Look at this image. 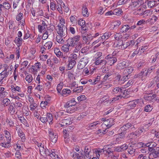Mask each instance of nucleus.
I'll return each mask as SVG.
<instances>
[{
  "label": "nucleus",
  "mask_w": 159,
  "mask_h": 159,
  "mask_svg": "<svg viewBox=\"0 0 159 159\" xmlns=\"http://www.w3.org/2000/svg\"><path fill=\"white\" fill-rule=\"evenodd\" d=\"M129 26L128 25H125L122 26L120 30V31L122 33L127 31L129 30Z\"/></svg>",
  "instance_id": "obj_39"
},
{
  "label": "nucleus",
  "mask_w": 159,
  "mask_h": 159,
  "mask_svg": "<svg viewBox=\"0 0 159 159\" xmlns=\"http://www.w3.org/2000/svg\"><path fill=\"white\" fill-rule=\"evenodd\" d=\"M48 131L50 140L53 143H56L57 139V135L56 133H54L53 130L51 129H49Z\"/></svg>",
  "instance_id": "obj_6"
},
{
  "label": "nucleus",
  "mask_w": 159,
  "mask_h": 159,
  "mask_svg": "<svg viewBox=\"0 0 159 159\" xmlns=\"http://www.w3.org/2000/svg\"><path fill=\"white\" fill-rule=\"evenodd\" d=\"M83 87L82 86H79L76 87V88L74 89L73 91L74 92L79 93L81 92L83 90Z\"/></svg>",
  "instance_id": "obj_53"
},
{
  "label": "nucleus",
  "mask_w": 159,
  "mask_h": 159,
  "mask_svg": "<svg viewBox=\"0 0 159 159\" xmlns=\"http://www.w3.org/2000/svg\"><path fill=\"white\" fill-rule=\"evenodd\" d=\"M19 120L21 122L24 124L26 126L28 127L29 125L27 123V120L25 119L24 117L20 116L19 117Z\"/></svg>",
  "instance_id": "obj_41"
},
{
  "label": "nucleus",
  "mask_w": 159,
  "mask_h": 159,
  "mask_svg": "<svg viewBox=\"0 0 159 159\" xmlns=\"http://www.w3.org/2000/svg\"><path fill=\"white\" fill-rule=\"evenodd\" d=\"M25 79L29 83H31L33 80V78L32 75L30 74L27 75L26 76Z\"/></svg>",
  "instance_id": "obj_50"
},
{
  "label": "nucleus",
  "mask_w": 159,
  "mask_h": 159,
  "mask_svg": "<svg viewBox=\"0 0 159 159\" xmlns=\"http://www.w3.org/2000/svg\"><path fill=\"white\" fill-rule=\"evenodd\" d=\"M157 145V144L156 143L150 141L149 140L146 144V146L148 147V150L150 152L155 149Z\"/></svg>",
  "instance_id": "obj_13"
},
{
  "label": "nucleus",
  "mask_w": 159,
  "mask_h": 159,
  "mask_svg": "<svg viewBox=\"0 0 159 159\" xmlns=\"http://www.w3.org/2000/svg\"><path fill=\"white\" fill-rule=\"evenodd\" d=\"M114 120L112 119H110L106 120L105 121V124L108 127H110L113 125L114 124Z\"/></svg>",
  "instance_id": "obj_26"
},
{
  "label": "nucleus",
  "mask_w": 159,
  "mask_h": 159,
  "mask_svg": "<svg viewBox=\"0 0 159 159\" xmlns=\"http://www.w3.org/2000/svg\"><path fill=\"white\" fill-rule=\"evenodd\" d=\"M22 39L20 38L16 37L14 40V43L16 44L18 47L20 46L22 43Z\"/></svg>",
  "instance_id": "obj_30"
},
{
  "label": "nucleus",
  "mask_w": 159,
  "mask_h": 159,
  "mask_svg": "<svg viewBox=\"0 0 159 159\" xmlns=\"http://www.w3.org/2000/svg\"><path fill=\"white\" fill-rule=\"evenodd\" d=\"M156 95L154 94H150L144 96V99L148 101L152 100L155 97Z\"/></svg>",
  "instance_id": "obj_25"
},
{
  "label": "nucleus",
  "mask_w": 159,
  "mask_h": 159,
  "mask_svg": "<svg viewBox=\"0 0 159 159\" xmlns=\"http://www.w3.org/2000/svg\"><path fill=\"white\" fill-rule=\"evenodd\" d=\"M116 52L114 51L112 54H109L105 57V60L107 61V63L111 66L113 65L117 61V58L114 56L116 54Z\"/></svg>",
  "instance_id": "obj_2"
},
{
  "label": "nucleus",
  "mask_w": 159,
  "mask_h": 159,
  "mask_svg": "<svg viewBox=\"0 0 159 159\" xmlns=\"http://www.w3.org/2000/svg\"><path fill=\"white\" fill-rule=\"evenodd\" d=\"M37 107V104L33 102L32 103H31L30 105V110L31 111H34L35 109H36Z\"/></svg>",
  "instance_id": "obj_58"
},
{
  "label": "nucleus",
  "mask_w": 159,
  "mask_h": 159,
  "mask_svg": "<svg viewBox=\"0 0 159 159\" xmlns=\"http://www.w3.org/2000/svg\"><path fill=\"white\" fill-rule=\"evenodd\" d=\"M68 74V77L70 80H73L74 79H75L74 74L69 71L67 73Z\"/></svg>",
  "instance_id": "obj_63"
},
{
  "label": "nucleus",
  "mask_w": 159,
  "mask_h": 159,
  "mask_svg": "<svg viewBox=\"0 0 159 159\" xmlns=\"http://www.w3.org/2000/svg\"><path fill=\"white\" fill-rule=\"evenodd\" d=\"M60 6L62 7L63 10H64V11L66 12H67L69 11V8L65 5L64 3H63L60 5Z\"/></svg>",
  "instance_id": "obj_61"
},
{
  "label": "nucleus",
  "mask_w": 159,
  "mask_h": 159,
  "mask_svg": "<svg viewBox=\"0 0 159 159\" xmlns=\"http://www.w3.org/2000/svg\"><path fill=\"white\" fill-rule=\"evenodd\" d=\"M39 84L35 88V89L39 91H41L43 89L44 84L42 83Z\"/></svg>",
  "instance_id": "obj_49"
},
{
  "label": "nucleus",
  "mask_w": 159,
  "mask_h": 159,
  "mask_svg": "<svg viewBox=\"0 0 159 159\" xmlns=\"http://www.w3.org/2000/svg\"><path fill=\"white\" fill-rule=\"evenodd\" d=\"M134 70V68L133 67L129 66L124 70V71L125 72H127L128 75H129L132 73Z\"/></svg>",
  "instance_id": "obj_48"
},
{
  "label": "nucleus",
  "mask_w": 159,
  "mask_h": 159,
  "mask_svg": "<svg viewBox=\"0 0 159 159\" xmlns=\"http://www.w3.org/2000/svg\"><path fill=\"white\" fill-rule=\"evenodd\" d=\"M2 103L3 105L4 106H7L11 103L10 100L7 98H5L3 99Z\"/></svg>",
  "instance_id": "obj_43"
},
{
  "label": "nucleus",
  "mask_w": 159,
  "mask_h": 159,
  "mask_svg": "<svg viewBox=\"0 0 159 159\" xmlns=\"http://www.w3.org/2000/svg\"><path fill=\"white\" fill-rule=\"evenodd\" d=\"M50 156L53 159H56V158L58 157V155L56 153L54 150H53L51 151V153Z\"/></svg>",
  "instance_id": "obj_51"
},
{
  "label": "nucleus",
  "mask_w": 159,
  "mask_h": 159,
  "mask_svg": "<svg viewBox=\"0 0 159 159\" xmlns=\"http://www.w3.org/2000/svg\"><path fill=\"white\" fill-rule=\"evenodd\" d=\"M82 13L85 17H88L89 16L88 10L85 6H83L82 8Z\"/></svg>",
  "instance_id": "obj_21"
},
{
  "label": "nucleus",
  "mask_w": 159,
  "mask_h": 159,
  "mask_svg": "<svg viewBox=\"0 0 159 159\" xmlns=\"http://www.w3.org/2000/svg\"><path fill=\"white\" fill-rule=\"evenodd\" d=\"M68 64V65L67 69L68 70H70L75 65L76 62L74 60H71L69 58Z\"/></svg>",
  "instance_id": "obj_20"
},
{
  "label": "nucleus",
  "mask_w": 159,
  "mask_h": 159,
  "mask_svg": "<svg viewBox=\"0 0 159 159\" xmlns=\"http://www.w3.org/2000/svg\"><path fill=\"white\" fill-rule=\"evenodd\" d=\"M139 7L137 1L136 0L132 1L131 3L130 4L129 7L132 10H134L135 8Z\"/></svg>",
  "instance_id": "obj_28"
},
{
  "label": "nucleus",
  "mask_w": 159,
  "mask_h": 159,
  "mask_svg": "<svg viewBox=\"0 0 159 159\" xmlns=\"http://www.w3.org/2000/svg\"><path fill=\"white\" fill-rule=\"evenodd\" d=\"M46 141H43L41 143H39L37 142L36 144L39 148V152L40 154H41V152H43L44 149L45 148L46 146H45L44 143H46Z\"/></svg>",
  "instance_id": "obj_18"
},
{
  "label": "nucleus",
  "mask_w": 159,
  "mask_h": 159,
  "mask_svg": "<svg viewBox=\"0 0 159 159\" xmlns=\"http://www.w3.org/2000/svg\"><path fill=\"white\" fill-rule=\"evenodd\" d=\"M80 37V35H77L73 37L70 38L67 40V43L70 47H74L79 42Z\"/></svg>",
  "instance_id": "obj_3"
},
{
  "label": "nucleus",
  "mask_w": 159,
  "mask_h": 159,
  "mask_svg": "<svg viewBox=\"0 0 159 159\" xmlns=\"http://www.w3.org/2000/svg\"><path fill=\"white\" fill-rule=\"evenodd\" d=\"M65 38L64 36H61L60 35H57L56 37V39L57 42L60 43H64V41L63 39V38Z\"/></svg>",
  "instance_id": "obj_32"
},
{
  "label": "nucleus",
  "mask_w": 159,
  "mask_h": 159,
  "mask_svg": "<svg viewBox=\"0 0 159 159\" xmlns=\"http://www.w3.org/2000/svg\"><path fill=\"white\" fill-rule=\"evenodd\" d=\"M128 66V64L125 61L119 62L116 68L119 70L124 69Z\"/></svg>",
  "instance_id": "obj_14"
},
{
  "label": "nucleus",
  "mask_w": 159,
  "mask_h": 159,
  "mask_svg": "<svg viewBox=\"0 0 159 159\" xmlns=\"http://www.w3.org/2000/svg\"><path fill=\"white\" fill-rule=\"evenodd\" d=\"M91 151V148L89 146L85 147L84 149V155L87 158L89 159L91 158L92 152Z\"/></svg>",
  "instance_id": "obj_11"
},
{
  "label": "nucleus",
  "mask_w": 159,
  "mask_h": 159,
  "mask_svg": "<svg viewBox=\"0 0 159 159\" xmlns=\"http://www.w3.org/2000/svg\"><path fill=\"white\" fill-rule=\"evenodd\" d=\"M4 132L5 137L7 139V141L8 142H10L11 139L10 133L7 130H4Z\"/></svg>",
  "instance_id": "obj_31"
},
{
  "label": "nucleus",
  "mask_w": 159,
  "mask_h": 159,
  "mask_svg": "<svg viewBox=\"0 0 159 159\" xmlns=\"http://www.w3.org/2000/svg\"><path fill=\"white\" fill-rule=\"evenodd\" d=\"M82 43L80 42H79L75 46V48L74 50L75 52H78L82 47Z\"/></svg>",
  "instance_id": "obj_27"
},
{
  "label": "nucleus",
  "mask_w": 159,
  "mask_h": 159,
  "mask_svg": "<svg viewBox=\"0 0 159 159\" xmlns=\"http://www.w3.org/2000/svg\"><path fill=\"white\" fill-rule=\"evenodd\" d=\"M19 136L21 138V140L22 142H24L25 140V136L24 133L21 131V132H19L18 133Z\"/></svg>",
  "instance_id": "obj_45"
},
{
  "label": "nucleus",
  "mask_w": 159,
  "mask_h": 159,
  "mask_svg": "<svg viewBox=\"0 0 159 159\" xmlns=\"http://www.w3.org/2000/svg\"><path fill=\"white\" fill-rule=\"evenodd\" d=\"M78 55L75 53L71 54V56L69 57V58L75 61L77 59Z\"/></svg>",
  "instance_id": "obj_60"
},
{
  "label": "nucleus",
  "mask_w": 159,
  "mask_h": 159,
  "mask_svg": "<svg viewBox=\"0 0 159 159\" xmlns=\"http://www.w3.org/2000/svg\"><path fill=\"white\" fill-rule=\"evenodd\" d=\"M46 117L47 119V121L48 122L50 125L52 124L53 120V117L52 115L50 113H47Z\"/></svg>",
  "instance_id": "obj_33"
},
{
  "label": "nucleus",
  "mask_w": 159,
  "mask_h": 159,
  "mask_svg": "<svg viewBox=\"0 0 159 159\" xmlns=\"http://www.w3.org/2000/svg\"><path fill=\"white\" fill-rule=\"evenodd\" d=\"M8 111L11 113L14 114L15 111V105L13 102H11Z\"/></svg>",
  "instance_id": "obj_22"
},
{
  "label": "nucleus",
  "mask_w": 159,
  "mask_h": 159,
  "mask_svg": "<svg viewBox=\"0 0 159 159\" xmlns=\"http://www.w3.org/2000/svg\"><path fill=\"white\" fill-rule=\"evenodd\" d=\"M143 11V8L141 7L140 8L137 10L136 11H135L134 12V14L135 15H138L140 16H143V14H142V13Z\"/></svg>",
  "instance_id": "obj_36"
},
{
  "label": "nucleus",
  "mask_w": 159,
  "mask_h": 159,
  "mask_svg": "<svg viewBox=\"0 0 159 159\" xmlns=\"http://www.w3.org/2000/svg\"><path fill=\"white\" fill-rule=\"evenodd\" d=\"M65 107L66 108V112L68 113H73L77 110V107L76 105H68L67 104Z\"/></svg>",
  "instance_id": "obj_10"
},
{
  "label": "nucleus",
  "mask_w": 159,
  "mask_h": 159,
  "mask_svg": "<svg viewBox=\"0 0 159 159\" xmlns=\"http://www.w3.org/2000/svg\"><path fill=\"white\" fill-rule=\"evenodd\" d=\"M148 75L146 72V69L143 70L139 73L134 76V78L139 77L142 81L145 80Z\"/></svg>",
  "instance_id": "obj_7"
},
{
  "label": "nucleus",
  "mask_w": 159,
  "mask_h": 159,
  "mask_svg": "<svg viewBox=\"0 0 159 159\" xmlns=\"http://www.w3.org/2000/svg\"><path fill=\"white\" fill-rule=\"evenodd\" d=\"M155 67L156 66L155 65L152 66L149 68L147 70H146V72L148 75H149L152 72V70L155 68Z\"/></svg>",
  "instance_id": "obj_56"
},
{
  "label": "nucleus",
  "mask_w": 159,
  "mask_h": 159,
  "mask_svg": "<svg viewBox=\"0 0 159 159\" xmlns=\"http://www.w3.org/2000/svg\"><path fill=\"white\" fill-rule=\"evenodd\" d=\"M113 93L116 94L118 93H123V91L122 88L119 87H117L113 89Z\"/></svg>",
  "instance_id": "obj_38"
},
{
  "label": "nucleus",
  "mask_w": 159,
  "mask_h": 159,
  "mask_svg": "<svg viewBox=\"0 0 159 159\" xmlns=\"http://www.w3.org/2000/svg\"><path fill=\"white\" fill-rule=\"evenodd\" d=\"M89 61V58L87 57L81 59L77 65V68L82 69L87 64Z\"/></svg>",
  "instance_id": "obj_5"
},
{
  "label": "nucleus",
  "mask_w": 159,
  "mask_h": 159,
  "mask_svg": "<svg viewBox=\"0 0 159 159\" xmlns=\"http://www.w3.org/2000/svg\"><path fill=\"white\" fill-rule=\"evenodd\" d=\"M17 20L19 21L21 20L22 24L23 25H24V16L23 15V12H20L17 15L16 17Z\"/></svg>",
  "instance_id": "obj_19"
},
{
  "label": "nucleus",
  "mask_w": 159,
  "mask_h": 159,
  "mask_svg": "<svg viewBox=\"0 0 159 159\" xmlns=\"http://www.w3.org/2000/svg\"><path fill=\"white\" fill-rule=\"evenodd\" d=\"M70 132V130L68 128H67V129H65L63 130V134H64V136L65 139L66 138L67 139L69 137V132Z\"/></svg>",
  "instance_id": "obj_42"
},
{
  "label": "nucleus",
  "mask_w": 159,
  "mask_h": 159,
  "mask_svg": "<svg viewBox=\"0 0 159 159\" xmlns=\"http://www.w3.org/2000/svg\"><path fill=\"white\" fill-rule=\"evenodd\" d=\"M149 154V156L153 158H156L159 156V147H157L155 148L150 152Z\"/></svg>",
  "instance_id": "obj_9"
},
{
  "label": "nucleus",
  "mask_w": 159,
  "mask_h": 159,
  "mask_svg": "<svg viewBox=\"0 0 159 159\" xmlns=\"http://www.w3.org/2000/svg\"><path fill=\"white\" fill-rule=\"evenodd\" d=\"M130 43H132V41H131L130 42H127L126 43L123 42V45H122V46H121L122 49H125L129 46L130 45Z\"/></svg>",
  "instance_id": "obj_54"
},
{
  "label": "nucleus",
  "mask_w": 159,
  "mask_h": 159,
  "mask_svg": "<svg viewBox=\"0 0 159 159\" xmlns=\"http://www.w3.org/2000/svg\"><path fill=\"white\" fill-rule=\"evenodd\" d=\"M99 123V122L98 121L94 122L89 124V127L91 129H93L95 128L96 125Z\"/></svg>",
  "instance_id": "obj_55"
},
{
  "label": "nucleus",
  "mask_w": 159,
  "mask_h": 159,
  "mask_svg": "<svg viewBox=\"0 0 159 159\" xmlns=\"http://www.w3.org/2000/svg\"><path fill=\"white\" fill-rule=\"evenodd\" d=\"M72 121L70 118H69L65 119L62 120L61 122V126H66L71 125Z\"/></svg>",
  "instance_id": "obj_17"
},
{
  "label": "nucleus",
  "mask_w": 159,
  "mask_h": 159,
  "mask_svg": "<svg viewBox=\"0 0 159 159\" xmlns=\"http://www.w3.org/2000/svg\"><path fill=\"white\" fill-rule=\"evenodd\" d=\"M111 35V34L110 33L108 32L105 33L103 34L102 36H100L98 40L99 42L100 41L101 43H103L104 41L108 39Z\"/></svg>",
  "instance_id": "obj_15"
},
{
  "label": "nucleus",
  "mask_w": 159,
  "mask_h": 159,
  "mask_svg": "<svg viewBox=\"0 0 159 159\" xmlns=\"http://www.w3.org/2000/svg\"><path fill=\"white\" fill-rule=\"evenodd\" d=\"M152 109V107L150 105H147L145 107L144 111L146 112H150Z\"/></svg>",
  "instance_id": "obj_57"
},
{
  "label": "nucleus",
  "mask_w": 159,
  "mask_h": 159,
  "mask_svg": "<svg viewBox=\"0 0 159 159\" xmlns=\"http://www.w3.org/2000/svg\"><path fill=\"white\" fill-rule=\"evenodd\" d=\"M152 124L151 123H149L148 124H146L144 125L143 128H139L135 132L134 134L136 136H139L140 134L144 131H145L144 129H145L146 127H148L150 126Z\"/></svg>",
  "instance_id": "obj_12"
},
{
  "label": "nucleus",
  "mask_w": 159,
  "mask_h": 159,
  "mask_svg": "<svg viewBox=\"0 0 159 159\" xmlns=\"http://www.w3.org/2000/svg\"><path fill=\"white\" fill-rule=\"evenodd\" d=\"M61 20H61H60V23L57 26V33L59 35L66 37L67 34V29L66 26L64 25V22L63 21V20Z\"/></svg>",
  "instance_id": "obj_1"
},
{
  "label": "nucleus",
  "mask_w": 159,
  "mask_h": 159,
  "mask_svg": "<svg viewBox=\"0 0 159 159\" xmlns=\"http://www.w3.org/2000/svg\"><path fill=\"white\" fill-rule=\"evenodd\" d=\"M143 102V101L142 99H137L129 102V105L128 106L131 108L133 109L137 105H140Z\"/></svg>",
  "instance_id": "obj_8"
},
{
  "label": "nucleus",
  "mask_w": 159,
  "mask_h": 159,
  "mask_svg": "<svg viewBox=\"0 0 159 159\" xmlns=\"http://www.w3.org/2000/svg\"><path fill=\"white\" fill-rule=\"evenodd\" d=\"M114 12V15H116L119 16L120 15L122 12V11L121 9L119 8H116L113 10Z\"/></svg>",
  "instance_id": "obj_46"
},
{
  "label": "nucleus",
  "mask_w": 159,
  "mask_h": 159,
  "mask_svg": "<svg viewBox=\"0 0 159 159\" xmlns=\"http://www.w3.org/2000/svg\"><path fill=\"white\" fill-rule=\"evenodd\" d=\"M158 20V17L155 16H152L151 18H150L147 20V21L148 23L149 22H156Z\"/></svg>",
  "instance_id": "obj_44"
},
{
  "label": "nucleus",
  "mask_w": 159,
  "mask_h": 159,
  "mask_svg": "<svg viewBox=\"0 0 159 159\" xmlns=\"http://www.w3.org/2000/svg\"><path fill=\"white\" fill-rule=\"evenodd\" d=\"M95 154L96 155V157L100 156L101 154H103L102 149H98L95 151Z\"/></svg>",
  "instance_id": "obj_59"
},
{
  "label": "nucleus",
  "mask_w": 159,
  "mask_h": 159,
  "mask_svg": "<svg viewBox=\"0 0 159 159\" xmlns=\"http://www.w3.org/2000/svg\"><path fill=\"white\" fill-rule=\"evenodd\" d=\"M148 48V45L146 44L142 46L140 49H139L140 55H141L142 53L144 52Z\"/></svg>",
  "instance_id": "obj_34"
},
{
  "label": "nucleus",
  "mask_w": 159,
  "mask_h": 159,
  "mask_svg": "<svg viewBox=\"0 0 159 159\" xmlns=\"http://www.w3.org/2000/svg\"><path fill=\"white\" fill-rule=\"evenodd\" d=\"M123 41L121 40H119L117 41L115 43V46L117 48L122 49V47L123 44Z\"/></svg>",
  "instance_id": "obj_37"
},
{
  "label": "nucleus",
  "mask_w": 159,
  "mask_h": 159,
  "mask_svg": "<svg viewBox=\"0 0 159 159\" xmlns=\"http://www.w3.org/2000/svg\"><path fill=\"white\" fill-rule=\"evenodd\" d=\"M107 63V61L105 60H100L97 58L96 61L95 62L94 64L96 65H98L100 64H102L105 66Z\"/></svg>",
  "instance_id": "obj_24"
},
{
  "label": "nucleus",
  "mask_w": 159,
  "mask_h": 159,
  "mask_svg": "<svg viewBox=\"0 0 159 159\" xmlns=\"http://www.w3.org/2000/svg\"><path fill=\"white\" fill-rule=\"evenodd\" d=\"M157 3L155 1H149L148 2V5L149 8H151L155 6Z\"/></svg>",
  "instance_id": "obj_40"
},
{
  "label": "nucleus",
  "mask_w": 159,
  "mask_h": 159,
  "mask_svg": "<svg viewBox=\"0 0 159 159\" xmlns=\"http://www.w3.org/2000/svg\"><path fill=\"white\" fill-rule=\"evenodd\" d=\"M83 39L85 43L89 44V42L93 39V37L88 34H83L82 35Z\"/></svg>",
  "instance_id": "obj_16"
},
{
  "label": "nucleus",
  "mask_w": 159,
  "mask_h": 159,
  "mask_svg": "<svg viewBox=\"0 0 159 159\" xmlns=\"http://www.w3.org/2000/svg\"><path fill=\"white\" fill-rule=\"evenodd\" d=\"M40 66L41 64L39 62H37L34 65V67L33 68V70L36 71L38 69L40 68Z\"/></svg>",
  "instance_id": "obj_62"
},
{
  "label": "nucleus",
  "mask_w": 159,
  "mask_h": 159,
  "mask_svg": "<svg viewBox=\"0 0 159 159\" xmlns=\"http://www.w3.org/2000/svg\"><path fill=\"white\" fill-rule=\"evenodd\" d=\"M70 46H69V45L67 44H64L61 48V49L62 51L64 52H70Z\"/></svg>",
  "instance_id": "obj_29"
},
{
  "label": "nucleus",
  "mask_w": 159,
  "mask_h": 159,
  "mask_svg": "<svg viewBox=\"0 0 159 159\" xmlns=\"http://www.w3.org/2000/svg\"><path fill=\"white\" fill-rule=\"evenodd\" d=\"M54 53L58 57H60L62 56L63 53L59 48H55L54 49Z\"/></svg>",
  "instance_id": "obj_35"
},
{
  "label": "nucleus",
  "mask_w": 159,
  "mask_h": 159,
  "mask_svg": "<svg viewBox=\"0 0 159 159\" xmlns=\"http://www.w3.org/2000/svg\"><path fill=\"white\" fill-rule=\"evenodd\" d=\"M107 147V146H104L103 148L102 149L103 154L106 156H107L112 152L109 149V148Z\"/></svg>",
  "instance_id": "obj_23"
},
{
  "label": "nucleus",
  "mask_w": 159,
  "mask_h": 159,
  "mask_svg": "<svg viewBox=\"0 0 159 159\" xmlns=\"http://www.w3.org/2000/svg\"><path fill=\"white\" fill-rule=\"evenodd\" d=\"M4 67H5V69L1 73H0V82L1 84H2L3 80H6V78L7 77L9 74V70L8 69L7 65L6 64H5Z\"/></svg>",
  "instance_id": "obj_4"
},
{
  "label": "nucleus",
  "mask_w": 159,
  "mask_h": 159,
  "mask_svg": "<svg viewBox=\"0 0 159 159\" xmlns=\"http://www.w3.org/2000/svg\"><path fill=\"white\" fill-rule=\"evenodd\" d=\"M152 59V63H154L159 58V52L156 53L154 56H152L151 57Z\"/></svg>",
  "instance_id": "obj_47"
},
{
  "label": "nucleus",
  "mask_w": 159,
  "mask_h": 159,
  "mask_svg": "<svg viewBox=\"0 0 159 159\" xmlns=\"http://www.w3.org/2000/svg\"><path fill=\"white\" fill-rule=\"evenodd\" d=\"M149 157H148L149 158ZM138 159H148V157L144 154H141L139 155Z\"/></svg>",
  "instance_id": "obj_64"
},
{
  "label": "nucleus",
  "mask_w": 159,
  "mask_h": 159,
  "mask_svg": "<svg viewBox=\"0 0 159 159\" xmlns=\"http://www.w3.org/2000/svg\"><path fill=\"white\" fill-rule=\"evenodd\" d=\"M51 153V151H50L46 147L44 149V150L43 152H41V154H45L46 156H50Z\"/></svg>",
  "instance_id": "obj_52"
}]
</instances>
